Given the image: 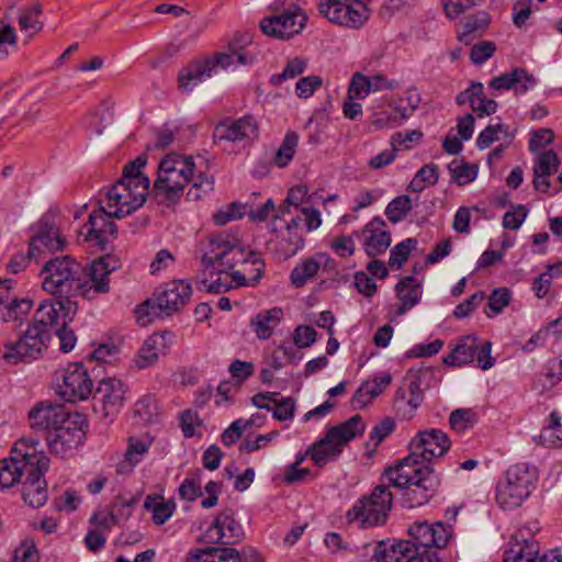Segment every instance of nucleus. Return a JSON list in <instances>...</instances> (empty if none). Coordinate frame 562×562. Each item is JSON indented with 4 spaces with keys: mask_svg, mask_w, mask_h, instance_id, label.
I'll return each instance as SVG.
<instances>
[{
    "mask_svg": "<svg viewBox=\"0 0 562 562\" xmlns=\"http://www.w3.org/2000/svg\"><path fill=\"white\" fill-rule=\"evenodd\" d=\"M77 304L69 299L44 301L34 314L33 324L13 342L4 345L3 359L12 364L36 359L49 340L53 329L59 339L60 350L74 349L77 338L68 322L72 321Z\"/></svg>",
    "mask_w": 562,
    "mask_h": 562,
    "instance_id": "f257e3e1",
    "label": "nucleus"
},
{
    "mask_svg": "<svg viewBox=\"0 0 562 562\" xmlns=\"http://www.w3.org/2000/svg\"><path fill=\"white\" fill-rule=\"evenodd\" d=\"M117 268V260L112 256L95 259L86 267L68 255L58 256L43 266L40 273L42 288L54 295L79 293L91 300L95 294L110 291L109 276Z\"/></svg>",
    "mask_w": 562,
    "mask_h": 562,
    "instance_id": "f03ea898",
    "label": "nucleus"
},
{
    "mask_svg": "<svg viewBox=\"0 0 562 562\" xmlns=\"http://www.w3.org/2000/svg\"><path fill=\"white\" fill-rule=\"evenodd\" d=\"M146 161L145 156H138L125 165L121 179L106 192L105 199L100 201L108 206L111 216L125 217L146 202L149 179L142 171Z\"/></svg>",
    "mask_w": 562,
    "mask_h": 562,
    "instance_id": "7ed1b4c3",
    "label": "nucleus"
},
{
    "mask_svg": "<svg viewBox=\"0 0 562 562\" xmlns=\"http://www.w3.org/2000/svg\"><path fill=\"white\" fill-rule=\"evenodd\" d=\"M250 43L251 37L248 33L236 34L228 43L226 52L194 60L182 68L178 76L179 87L186 92H191L199 83L216 75L218 69L251 64L254 57L245 50Z\"/></svg>",
    "mask_w": 562,
    "mask_h": 562,
    "instance_id": "20e7f679",
    "label": "nucleus"
},
{
    "mask_svg": "<svg viewBox=\"0 0 562 562\" xmlns=\"http://www.w3.org/2000/svg\"><path fill=\"white\" fill-rule=\"evenodd\" d=\"M196 166L192 157L176 153L166 155L159 162L158 176L153 186L156 201L166 206L176 205L190 183Z\"/></svg>",
    "mask_w": 562,
    "mask_h": 562,
    "instance_id": "39448f33",
    "label": "nucleus"
},
{
    "mask_svg": "<svg viewBox=\"0 0 562 562\" xmlns=\"http://www.w3.org/2000/svg\"><path fill=\"white\" fill-rule=\"evenodd\" d=\"M384 476L395 487H414L412 494H420L416 503L422 505L430 497L429 492L436 491L439 485L438 477L434 474L432 468L419 458L409 454L400 460L395 467L385 470Z\"/></svg>",
    "mask_w": 562,
    "mask_h": 562,
    "instance_id": "423d86ee",
    "label": "nucleus"
},
{
    "mask_svg": "<svg viewBox=\"0 0 562 562\" xmlns=\"http://www.w3.org/2000/svg\"><path fill=\"white\" fill-rule=\"evenodd\" d=\"M364 428L366 424L360 415H355L337 426L329 427L326 435L310 447L305 453L297 454L292 464L299 467L305 460L306 454H310L316 465L324 467L337 459L342 452V447L361 436Z\"/></svg>",
    "mask_w": 562,
    "mask_h": 562,
    "instance_id": "0eeeda50",
    "label": "nucleus"
},
{
    "mask_svg": "<svg viewBox=\"0 0 562 562\" xmlns=\"http://www.w3.org/2000/svg\"><path fill=\"white\" fill-rule=\"evenodd\" d=\"M260 260L252 251L245 255L244 246L236 234L223 232L212 235L209 239L207 249L202 257V263L205 269L212 268L215 263L220 267L233 270V268L241 262L243 265H257L254 260Z\"/></svg>",
    "mask_w": 562,
    "mask_h": 562,
    "instance_id": "6e6552de",
    "label": "nucleus"
},
{
    "mask_svg": "<svg viewBox=\"0 0 562 562\" xmlns=\"http://www.w3.org/2000/svg\"><path fill=\"white\" fill-rule=\"evenodd\" d=\"M393 505V495L385 485L375 486L368 495L359 498L346 513L348 524H357L360 528L385 525Z\"/></svg>",
    "mask_w": 562,
    "mask_h": 562,
    "instance_id": "1a4fd4ad",
    "label": "nucleus"
},
{
    "mask_svg": "<svg viewBox=\"0 0 562 562\" xmlns=\"http://www.w3.org/2000/svg\"><path fill=\"white\" fill-rule=\"evenodd\" d=\"M537 481L535 469L527 463H518L509 467L504 480L497 484L496 502L504 509L519 507L530 495Z\"/></svg>",
    "mask_w": 562,
    "mask_h": 562,
    "instance_id": "9d476101",
    "label": "nucleus"
},
{
    "mask_svg": "<svg viewBox=\"0 0 562 562\" xmlns=\"http://www.w3.org/2000/svg\"><path fill=\"white\" fill-rule=\"evenodd\" d=\"M371 0H321L319 14L335 25L357 30L370 16L368 3Z\"/></svg>",
    "mask_w": 562,
    "mask_h": 562,
    "instance_id": "9b49d317",
    "label": "nucleus"
},
{
    "mask_svg": "<svg viewBox=\"0 0 562 562\" xmlns=\"http://www.w3.org/2000/svg\"><path fill=\"white\" fill-rule=\"evenodd\" d=\"M273 8L277 11L283 10L261 20L260 29L263 34L278 40H289L301 33L306 24L307 16L297 4H290L284 8L283 2L276 1Z\"/></svg>",
    "mask_w": 562,
    "mask_h": 562,
    "instance_id": "f8f14e48",
    "label": "nucleus"
},
{
    "mask_svg": "<svg viewBox=\"0 0 562 562\" xmlns=\"http://www.w3.org/2000/svg\"><path fill=\"white\" fill-rule=\"evenodd\" d=\"M409 540L415 557L434 555L436 562H440L437 548L447 546L450 532L440 521L428 524L427 521H416L409 529Z\"/></svg>",
    "mask_w": 562,
    "mask_h": 562,
    "instance_id": "ddd939ff",
    "label": "nucleus"
},
{
    "mask_svg": "<svg viewBox=\"0 0 562 562\" xmlns=\"http://www.w3.org/2000/svg\"><path fill=\"white\" fill-rule=\"evenodd\" d=\"M29 447L25 441H19L12 448L10 457L0 460V486L11 487L26 475L29 465L33 464L36 453V442Z\"/></svg>",
    "mask_w": 562,
    "mask_h": 562,
    "instance_id": "4468645a",
    "label": "nucleus"
},
{
    "mask_svg": "<svg viewBox=\"0 0 562 562\" xmlns=\"http://www.w3.org/2000/svg\"><path fill=\"white\" fill-rule=\"evenodd\" d=\"M61 384L58 385L60 396L67 402L87 400L93 389L87 369L82 363H69L59 372Z\"/></svg>",
    "mask_w": 562,
    "mask_h": 562,
    "instance_id": "2eb2a0df",
    "label": "nucleus"
},
{
    "mask_svg": "<svg viewBox=\"0 0 562 562\" xmlns=\"http://www.w3.org/2000/svg\"><path fill=\"white\" fill-rule=\"evenodd\" d=\"M48 467L49 459L46 456L38 454L33 464L29 465L25 479L21 481L22 497L33 508L43 506L47 501V484L43 475Z\"/></svg>",
    "mask_w": 562,
    "mask_h": 562,
    "instance_id": "dca6fc26",
    "label": "nucleus"
},
{
    "mask_svg": "<svg viewBox=\"0 0 562 562\" xmlns=\"http://www.w3.org/2000/svg\"><path fill=\"white\" fill-rule=\"evenodd\" d=\"M85 424L80 415H75L69 416L55 429L49 430V432L45 435V440L50 452L63 456L78 447L85 436L82 429Z\"/></svg>",
    "mask_w": 562,
    "mask_h": 562,
    "instance_id": "f3484780",
    "label": "nucleus"
},
{
    "mask_svg": "<svg viewBox=\"0 0 562 562\" xmlns=\"http://www.w3.org/2000/svg\"><path fill=\"white\" fill-rule=\"evenodd\" d=\"M254 262L257 265V268L255 269V273L249 276V278L245 276L247 271L246 268L244 272H229V270L221 267L216 273L211 271V279L201 281L198 288L199 290L220 294L229 291L234 286L255 285L262 277L265 265L261 260L257 259H255Z\"/></svg>",
    "mask_w": 562,
    "mask_h": 562,
    "instance_id": "a211bd4d",
    "label": "nucleus"
},
{
    "mask_svg": "<svg viewBox=\"0 0 562 562\" xmlns=\"http://www.w3.org/2000/svg\"><path fill=\"white\" fill-rule=\"evenodd\" d=\"M258 137V123L252 115L239 119H226L220 122L214 130L216 143L228 142L246 146Z\"/></svg>",
    "mask_w": 562,
    "mask_h": 562,
    "instance_id": "6ab92c4d",
    "label": "nucleus"
},
{
    "mask_svg": "<svg viewBox=\"0 0 562 562\" xmlns=\"http://www.w3.org/2000/svg\"><path fill=\"white\" fill-rule=\"evenodd\" d=\"M116 218L111 216L108 206L99 202V209L90 213L88 222L83 225V231L80 232L83 241L94 243L101 249L116 237V225L111 221Z\"/></svg>",
    "mask_w": 562,
    "mask_h": 562,
    "instance_id": "aec40b11",
    "label": "nucleus"
},
{
    "mask_svg": "<svg viewBox=\"0 0 562 562\" xmlns=\"http://www.w3.org/2000/svg\"><path fill=\"white\" fill-rule=\"evenodd\" d=\"M374 562H436L434 555L415 557L411 541H376L366 546Z\"/></svg>",
    "mask_w": 562,
    "mask_h": 562,
    "instance_id": "412c9836",
    "label": "nucleus"
},
{
    "mask_svg": "<svg viewBox=\"0 0 562 562\" xmlns=\"http://www.w3.org/2000/svg\"><path fill=\"white\" fill-rule=\"evenodd\" d=\"M409 451L429 464L431 460L442 457L450 448L448 436L439 429L419 431L409 442Z\"/></svg>",
    "mask_w": 562,
    "mask_h": 562,
    "instance_id": "4be33fe9",
    "label": "nucleus"
},
{
    "mask_svg": "<svg viewBox=\"0 0 562 562\" xmlns=\"http://www.w3.org/2000/svg\"><path fill=\"white\" fill-rule=\"evenodd\" d=\"M65 244L52 216L44 215L37 224L35 235L30 240V256L37 260L46 251L63 250Z\"/></svg>",
    "mask_w": 562,
    "mask_h": 562,
    "instance_id": "5701e85b",
    "label": "nucleus"
},
{
    "mask_svg": "<svg viewBox=\"0 0 562 562\" xmlns=\"http://www.w3.org/2000/svg\"><path fill=\"white\" fill-rule=\"evenodd\" d=\"M126 390V385L116 378H105L99 382L93 401L101 405L104 417L115 415L121 409Z\"/></svg>",
    "mask_w": 562,
    "mask_h": 562,
    "instance_id": "b1692460",
    "label": "nucleus"
},
{
    "mask_svg": "<svg viewBox=\"0 0 562 562\" xmlns=\"http://www.w3.org/2000/svg\"><path fill=\"white\" fill-rule=\"evenodd\" d=\"M192 289L190 283L183 280H175L167 283L155 299L158 310L166 315L179 311L190 299Z\"/></svg>",
    "mask_w": 562,
    "mask_h": 562,
    "instance_id": "393cba45",
    "label": "nucleus"
},
{
    "mask_svg": "<svg viewBox=\"0 0 562 562\" xmlns=\"http://www.w3.org/2000/svg\"><path fill=\"white\" fill-rule=\"evenodd\" d=\"M250 561L245 553L234 548H205L195 549L189 552L187 562H259V554L251 551Z\"/></svg>",
    "mask_w": 562,
    "mask_h": 562,
    "instance_id": "a878e982",
    "label": "nucleus"
},
{
    "mask_svg": "<svg viewBox=\"0 0 562 562\" xmlns=\"http://www.w3.org/2000/svg\"><path fill=\"white\" fill-rule=\"evenodd\" d=\"M398 88L396 80H387L383 75L368 77L361 72H356L349 83V98L364 99L371 92L381 90H395Z\"/></svg>",
    "mask_w": 562,
    "mask_h": 562,
    "instance_id": "bb28decb",
    "label": "nucleus"
},
{
    "mask_svg": "<svg viewBox=\"0 0 562 562\" xmlns=\"http://www.w3.org/2000/svg\"><path fill=\"white\" fill-rule=\"evenodd\" d=\"M29 416L31 427L35 430L45 431L46 435L69 417L63 406L43 404L32 408Z\"/></svg>",
    "mask_w": 562,
    "mask_h": 562,
    "instance_id": "cd10ccee",
    "label": "nucleus"
},
{
    "mask_svg": "<svg viewBox=\"0 0 562 562\" xmlns=\"http://www.w3.org/2000/svg\"><path fill=\"white\" fill-rule=\"evenodd\" d=\"M385 227V222L380 217H374L364 226V250L369 257L379 256L390 247L391 235Z\"/></svg>",
    "mask_w": 562,
    "mask_h": 562,
    "instance_id": "c85d7f7f",
    "label": "nucleus"
},
{
    "mask_svg": "<svg viewBox=\"0 0 562 562\" xmlns=\"http://www.w3.org/2000/svg\"><path fill=\"white\" fill-rule=\"evenodd\" d=\"M539 543L532 537L527 538L522 531L513 536L504 562H538Z\"/></svg>",
    "mask_w": 562,
    "mask_h": 562,
    "instance_id": "c756f323",
    "label": "nucleus"
},
{
    "mask_svg": "<svg viewBox=\"0 0 562 562\" xmlns=\"http://www.w3.org/2000/svg\"><path fill=\"white\" fill-rule=\"evenodd\" d=\"M169 333H155L147 337L139 348L134 364L137 369H146L157 362L160 353L168 348L167 338Z\"/></svg>",
    "mask_w": 562,
    "mask_h": 562,
    "instance_id": "7c9ffc66",
    "label": "nucleus"
},
{
    "mask_svg": "<svg viewBox=\"0 0 562 562\" xmlns=\"http://www.w3.org/2000/svg\"><path fill=\"white\" fill-rule=\"evenodd\" d=\"M537 85V79L524 68H515L491 80L490 86L495 90L514 89L516 93H526Z\"/></svg>",
    "mask_w": 562,
    "mask_h": 562,
    "instance_id": "2f4dec72",
    "label": "nucleus"
},
{
    "mask_svg": "<svg viewBox=\"0 0 562 562\" xmlns=\"http://www.w3.org/2000/svg\"><path fill=\"white\" fill-rule=\"evenodd\" d=\"M396 296L400 301L395 305L394 317L404 315L412 307L417 305L422 297V285L413 277L403 278L395 286Z\"/></svg>",
    "mask_w": 562,
    "mask_h": 562,
    "instance_id": "473e14b6",
    "label": "nucleus"
},
{
    "mask_svg": "<svg viewBox=\"0 0 562 562\" xmlns=\"http://www.w3.org/2000/svg\"><path fill=\"white\" fill-rule=\"evenodd\" d=\"M392 376L390 373H382L364 381L352 396L351 404L355 408H363L373 398L379 396L390 384Z\"/></svg>",
    "mask_w": 562,
    "mask_h": 562,
    "instance_id": "72a5a7b5",
    "label": "nucleus"
},
{
    "mask_svg": "<svg viewBox=\"0 0 562 562\" xmlns=\"http://www.w3.org/2000/svg\"><path fill=\"white\" fill-rule=\"evenodd\" d=\"M283 318V311L280 307H272L256 314L250 319V328L258 339L267 340L279 326Z\"/></svg>",
    "mask_w": 562,
    "mask_h": 562,
    "instance_id": "f704fd0d",
    "label": "nucleus"
},
{
    "mask_svg": "<svg viewBox=\"0 0 562 562\" xmlns=\"http://www.w3.org/2000/svg\"><path fill=\"white\" fill-rule=\"evenodd\" d=\"M153 439L148 435L130 437L124 460L117 465L119 473H128L143 459L151 446Z\"/></svg>",
    "mask_w": 562,
    "mask_h": 562,
    "instance_id": "c9c22d12",
    "label": "nucleus"
},
{
    "mask_svg": "<svg viewBox=\"0 0 562 562\" xmlns=\"http://www.w3.org/2000/svg\"><path fill=\"white\" fill-rule=\"evenodd\" d=\"M477 350V337L467 335L461 337L452 351L443 358V363L450 367H462L472 362Z\"/></svg>",
    "mask_w": 562,
    "mask_h": 562,
    "instance_id": "e433bc0d",
    "label": "nucleus"
},
{
    "mask_svg": "<svg viewBox=\"0 0 562 562\" xmlns=\"http://www.w3.org/2000/svg\"><path fill=\"white\" fill-rule=\"evenodd\" d=\"M490 23L491 15L485 11L468 16L458 30V40L469 45L475 37L483 35Z\"/></svg>",
    "mask_w": 562,
    "mask_h": 562,
    "instance_id": "4c0bfd02",
    "label": "nucleus"
},
{
    "mask_svg": "<svg viewBox=\"0 0 562 562\" xmlns=\"http://www.w3.org/2000/svg\"><path fill=\"white\" fill-rule=\"evenodd\" d=\"M144 507L153 514V521L158 526L164 525L176 510L173 501H166L162 496L157 494L148 495L145 499Z\"/></svg>",
    "mask_w": 562,
    "mask_h": 562,
    "instance_id": "58836bf2",
    "label": "nucleus"
},
{
    "mask_svg": "<svg viewBox=\"0 0 562 562\" xmlns=\"http://www.w3.org/2000/svg\"><path fill=\"white\" fill-rule=\"evenodd\" d=\"M216 524L221 527L225 544L234 543L243 537L241 526L234 519L232 509H225L216 516Z\"/></svg>",
    "mask_w": 562,
    "mask_h": 562,
    "instance_id": "ea45409f",
    "label": "nucleus"
},
{
    "mask_svg": "<svg viewBox=\"0 0 562 562\" xmlns=\"http://www.w3.org/2000/svg\"><path fill=\"white\" fill-rule=\"evenodd\" d=\"M43 12L40 3H34L30 7H24L19 10L18 23L22 31H32L37 33L43 29V23L40 21V16Z\"/></svg>",
    "mask_w": 562,
    "mask_h": 562,
    "instance_id": "a19ab883",
    "label": "nucleus"
},
{
    "mask_svg": "<svg viewBox=\"0 0 562 562\" xmlns=\"http://www.w3.org/2000/svg\"><path fill=\"white\" fill-rule=\"evenodd\" d=\"M321 267L316 258H308L301 263L296 265L291 272V282L296 286H303L307 280L316 276Z\"/></svg>",
    "mask_w": 562,
    "mask_h": 562,
    "instance_id": "79ce46f5",
    "label": "nucleus"
},
{
    "mask_svg": "<svg viewBox=\"0 0 562 562\" xmlns=\"http://www.w3.org/2000/svg\"><path fill=\"white\" fill-rule=\"evenodd\" d=\"M135 414L145 424L156 422L159 416V405L157 398L153 394H145L135 405Z\"/></svg>",
    "mask_w": 562,
    "mask_h": 562,
    "instance_id": "37998d69",
    "label": "nucleus"
},
{
    "mask_svg": "<svg viewBox=\"0 0 562 562\" xmlns=\"http://www.w3.org/2000/svg\"><path fill=\"white\" fill-rule=\"evenodd\" d=\"M190 183L191 187L187 193V199L190 201H199L203 199L206 194L213 191L214 188L213 178L203 172H193Z\"/></svg>",
    "mask_w": 562,
    "mask_h": 562,
    "instance_id": "c03bdc74",
    "label": "nucleus"
},
{
    "mask_svg": "<svg viewBox=\"0 0 562 562\" xmlns=\"http://www.w3.org/2000/svg\"><path fill=\"white\" fill-rule=\"evenodd\" d=\"M424 400V395H409L406 398L405 391L402 389L397 390L395 395V407L397 414L404 419H411L414 416L415 411L420 406Z\"/></svg>",
    "mask_w": 562,
    "mask_h": 562,
    "instance_id": "a18cd8bd",
    "label": "nucleus"
},
{
    "mask_svg": "<svg viewBox=\"0 0 562 562\" xmlns=\"http://www.w3.org/2000/svg\"><path fill=\"white\" fill-rule=\"evenodd\" d=\"M138 503V497L134 495L126 496L124 494L117 495L112 504L111 512L113 517L116 519L119 524L125 522L131 517L136 504Z\"/></svg>",
    "mask_w": 562,
    "mask_h": 562,
    "instance_id": "49530a36",
    "label": "nucleus"
},
{
    "mask_svg": "<svg viewBox=\"0 0 562 562\" xmlns=\"http://www.w3.org/2000/svg\"><path fill=\"white\" fill-rule=\"evenodd\" d=\"M299 143V135L295 132H288L274 156L277 166L286 167L293 159Z\"/></svg>",
    "mask_w": 562,
    "mask_h": 562,
    "instance_id": "de8ad7c7",
    "label": "nucleus"
},
{
    "mask_svg": "<svg viewBox=\"0 0 562 562\" xmlns=\"http://www.w3.org/2000/svg\"><path fill=\"white\" fill-rule=\"evenodd\" d=\"M502 137L512 138L508 126L501 123L488 125L479 134L476 138V146L480 149H485L490 147L494 142L501 140Z\"/></svg>",
    "mask_w": 562,
    "mask_h": 562,
    "instance_id": "09e8293b",
    "label": "nucleus"
},
{
    "mask_svg": "<svg viewBox=\"0 0 562 562\" xmlns=\"http://www.w3.org/2000/svg\"><path fill=\"white\" fill-rule=\"evenodd\" d=\"M412 210V200L408 195L403 194L393 199L385 209L387 220L396 224L405 218Z\"/></svg>",
    "mask_w": 562,
    "mask_h": 562,
    "instance_id": "8fccbe9b",
    "label": "nucleus"
},
{
    "mask_svg": "<svg viewBox=\"0 0 562 562\" xmlns=\"http://www.w3.org/2000/svg\"><path fill=\"white\" fill-rule=\"evenodd\" d=\"M559 157L553 150L539 154L533 166V176H551L558 171Z\"/></svg>",
    "mask_w": 562,
    "mask_h": 562,
    "instance_id": "3c124183",
    "label": "nucleus"
},
{
    "mask_svg": "<svg viewBox=\"0 0 562 562\" xmlns=\"http://www.w3.org/2000/svg\"><path fill=\"white\" fill-rule=\"evenodd\" d=\"M453 180L459 186H464L472 182L477 176V168L474 165H470L461 161H452L448 166Z\"/></svg>",
    "mask_w": 562,
    "mask_h": 562,
    "instance_id": "603ef678",
    "label": "nucleus"
},
{
    "mask_svg": "<svg viewBox=\"0 0 562 562\" xmlns=\"http://www.w3.org/2000/svg\"><path fill=\"white\" fill-rule=\"evenodd\" d=\"M256 419L255 417H251L249 419H236L234 420L228 428H226L221 438L222 442L225 446H232L234 445L243 435V432L247 429H249L252 425H255Z\"/></svg>",
    "mask_w": 562,
    "mask_h": 562,
    "instance_id": "864d4df0",
    "label": "nucleus"
},
{
    "mask_svg": "<svg viewBox=\"0 0 562 562\" xmlns=\"http://www.w3.org/2000/svg\"><path fill=\"white\" fill-rule=\"evenodd\" d=\"M512 294L507 288L495 289L488 297L487 308L485 311L487 317L499 314L510 301Z\"/></svg>",
    "mask_w": 562,
    "mask_h": 562,
    "instance_id": "5fc2aeb1",
    "label": "nucleus"
},
{
    "mask_svg": "<svg viewBox=\"0 0 562 562\" xmlns=\"http://www.w3.org/2000/svg\"><path fill=\"white\" fill-rule=\"evenodd\" d=\"M307 67V59L295 57L290 59L283 71L279 75L272 76L271 82L273 85H280L283 80L293 79L299 75L303 74Z\"/></svg>",
    "mask_w": 562,
    "mask_h": 562,
    "instance_id": "6e6d98bb",
    "label": "nucleus"
},
{
    "mask_svg": "<svg viewBox=\"0 0 562 562\" xmlns=\"http://www.w3.org/2000/svg\"><path fill=\"white\" fill-rule=\"evenodd\" d=\"M417 241L414 238H407L391 249L389 263L391 267L401 268L407 260L411 251L415 248Z\"/></svg>",
    "mask_w": 562,
    "mask_h": 562,
    "instance_id": "4d7b16f0",
    "label": "nucleus"
},
{
    "mask_svg": "<svg viewBox=\"0 0 562 562\" xmlns=\"http://www.w3.org/2000/svg\"><path fill=\"white\" fill-rule=\"evenodd\" d=\"M423 137V133L418 130L396 132L391 137V147L396 151L409 149L413 143H418Z\"/></svg>",
    "mask_w": 562,
    "mask_h": 562,
    "instance_id": "13d9d810",
    "label": "nucleus"
},
{
    "mask_svg": "<svg viewBox=\"0 0 562 562\" xmlns=\"http://www.w3.org/2000/svg\"><path fill=\"white\" fill-rule=\"evenodd\" d=\"M475 417L476 415L472 409L458 408L450 414L449 423L453 429L463 431L474 424Z\"/></svg>",
    "mask_w": 562,
    "mask_h": 562,
    "instance_id": "bf43d9fd",
    "label": "nucleus"
},
{
    "mask_svg": "<svg viewBox=\"0 0 562 562\" xmlns=\"http://www.w3.org/2000/svg\"><path fill=\"white\" fill-rule=\"evenodd\" d=\"M246 206L239 203H231L225 209L217 211L213 215V220L216 225L223 226L233 220H237L244 216Z\"/></svg>",
    "mask_w": 562,
    "mask_h": 562,
    "instance_id": "052dcab7",
    "label": "nucleus"
},
{
    "mask_svg": "<svg viewBox=\"0 0 562 562\" xmlns=\"http://www.w3.org/2000/svg\"><path fill=\"white\" fill-rule=\"evenodd\" d=\"M32 301L27 299H13L8 305H7V316L4 317L5 321H16L22 319L25 317L30 311L32 310Z\"/></svg>",
    "mask_w": 562,
    "mask_h": 562,
    "instance_id": "680f3d73",
    "label": "nucleus"
},
{
    "mask_svg": "<svg viewBox=\"0 0 562 562\" xmlns=\"http://www.w3.org/2000/svg\"><path fill=\"white\" fill-rule=\"evenodd\" d=\"M495 50L496 46L493 42H480L471 48L470 59L475 65H482L494 55Z\"/></svg>",
    "mask_w": 562,
    "mask_h": 562,
    "instance_id": "e2e57ef3",
    "label": "nucleus"
},
{
    "mask_svg": "<svg viewBox=\"0 0 562 562\" xmlns=\"http://www.w3.org/2000/svg\"><path fill=\"white\" fill-rule=\"evenodd\" d=\"M323 85L319 76H307L296 82L295 92L301 99H307Z\"/></svg>",
    "mask_w": 562,
    "mask_h": 562,
    "instance_id": "0e129e2a",
    "label": "nucleus"
},
{
    "mask_svg": "<svg viewBox=\"0 0 562 562\" xmlns=\"http://www.w3.org/2000/svg\"><path fill=\"white\" fill-rule=\"evenodd\" d=\"M370 122L376 130L393 128L400 125L398 116L389 110L373 112Z\"/></svg>",
    "mask_w": 562,
    "mask_h": 562,
    "instance_id": "69168bd1",
    "label": "nucleus"
},
{
    "mask_svg": "<svg viewBox=\"0 0 562 562\" xmlns=\"http://www.w3.org/2000/svg\"><path fill=\"white\" fill-rule=\"evenodd\" d=\"M81 503L80 496L72 490H66L63 495L54 499V507L58 512H74Z\"/></svg>",
    "mask_w": 562,
    "mask_h": 562,
    "instance_id": "338daca9",
    "label": "nucleus"
},
{
    "mask_svg": "<svg viewBox=\"0 0 562 562\" xmlns=\"http://www.w3.org/2000/svg\"><path fill=\"white\" fill-rule=\"evenodd\" d=\"M38 551L33 543L24 542L18 547L11 562H38Z\"/></svg>",
    "mask_w": 562,
    "mask_h": 562,
    "instance_id": "774afa93",
    "label": "nucleus"
}]
</instances>
